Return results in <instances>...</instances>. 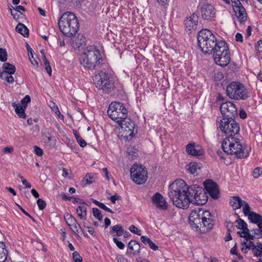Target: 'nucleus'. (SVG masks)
Wrapping results in <instances>:
<instances>
[{
	"label": "nucleus",
	"mask_w": 262,
	"mask_h": 262,
	"mask_svg": "<svg viewBox=\"0 0 262 262\" xmlns=\"http://www.w3.org/2000/svg\"><path fill=\"white\" fill-rule=\"evenodd\" d=\"M168 194L173 204L183 209L188 208L190 203L203 205L208 200L207 195L202 187L196 185L188 187L182 179L174 181L169 186Z\"/></svg>",
	"instance_id": "f257e3e1"
},
{
	"label": "nucleus",
	"mask_w": 262,
	"mask_h": 262,
	"mask_svg": "<svg viewBox=\"0 0 262 262\" xmlns=\"http://www.w3.org/2000/svg\"><path fill=\"white\" fill-rule=\"evenodd\" d=\"M211 213L202 209L192 210L189 216V223L196 231L205 233L211 229L214 225L210 218Z\"/></svg>",
	"instance_id": "f03ea898"
},
{
	"label": "nucleus",
	"mask_w": 262,
	"mask_h": 262,
	"mask_svg": "<svg viewBox=\"0 0 262 262\" xmlns=\"http://www.w3.org/2000/svg\"><path fill=\"white\" fill-rule=\"evenodd\" d=\"M223 150L229 155H234L238 158H245L249 156L251 151L250 146H243L236 137H226L223 141Z\"/></svg>",
	"instance_id": "7ed1b4c3"
},
{
	"label": "nucleus",
	"mask_w": 262,
	"mask_h": 262,
	"mask_svg": "<svg viewBox=\"0 0 262 262\" xmlns=\"http://www.w3.org/2000/svg\"><path fill=\"white\" fill-rule=\"evenodd\" d=\"M80 62L84 68L89 69L99 68L102 62L99 50L93 46L88 47L81 54Z\"/></svg>",
	"instance_id": "20e7f679"
},
{
	"label": "nucleus",
	"mask_w": 262,
	"mask_h": 262,
	"mask_svg": "<svg viewBox=\"0 0 262 262\" xmlns=\"http://www.w3.org/2000/svg\"><path fill=\"white\" fill-rule=\"evenodd\" d=\"M198 46L204 54H212L220 41L217 39L211 31L208 29L201 30L198 35Z\"/></svg>",
	"instance_id": "39448f33"
},
{
	"label": "nucleus",
	"mask_w": 262,
	"mask_h": 262,
	"mask_svg": "<svg viewBox=\"0 0 262 262\" xmlns=\"http://www.w3.org/2000/svg\"><path fill=\"white\" fill-rule=\"evenodd\" d=\"M60 31L66 36L75 35L79 29V23L77 17L72 12L64 13L58 20Z\"/></svg>",
	"instance_id": "423d86ee"
},
{
	"label": "nucleus",
	"mask_w": 262,
	"mask_h": 262,
	"mask_svg": "<svg viewBox=\"0 0 262 262\" xmlns=\"http://www.w3.org/2000/svg\"><path fill=\"white\" fill-rule=\"evenodd\" d=\"M226 94L231 99L235 100H245L249 97L247 89L237 81H232L227 86Z\"/></svg>",
	"instance_id": "0eeeda50"
},
{
	"label": "nucleus",
	"mask_w": 262,
	"mask_h": 262,
	"mask_svg": "<svg viewBox=\"0 0 262 262\" xmlns=\"http://www.w3.org/2000/svg\"><path fill=\"white\" fill-rule=\"evenodd\" d=\"M107 113L112 120L121 124L127 119L128 111L122 103L113 102L110 104Z\"/></svg>",
	"instance_id": "6e6552de"
},
{
	"label": "nucleus",
	"mask_w": 262,
	"mask_h": 262,
	"mask_svg": "<svg viewBox=\"0 0 262 262\" xmlns=\"http://www.w3.org/2000/svg\"><path fill=\"white\" fill-rule=\"evenodd\" d=\"M212 54L214 62L221 67L226 66L230 61V54L225 41H220L217 49Z\"/></svg>",
	"instance_id": "1a4fd4ad"
},
{
	"label": "nucleus",
	"mask_w": 262,
	"mask_h": 262,
	"mask_svg": "<svg viewBox=\"0 0 262 262\" xmlns=\"http://www.w3.org/2000/svg\"><path fill=\"white\" fill-rule=\"evenodd\" d=\"M219 127L226 137H236L240 130L239 124L233 118H223L220 120Z\"/></svg>",
	"instance_id": "9d476101"
},
{
	"label": "nucleus",
	"mask_w": 262,
	"mask_h": 262,
	"mask_svg": "<svg viewBox=\"0 0 262 262\" xmlns=\"http://www.w3.org/2000/svg\"><path fill=\"white\" fill-rule=\"evenodd\" d=\"M131 178L137 184L144 183L147 179V171L143 165L134 164L130 169Z\"/></svg>",
	"instance_id": "9b49d317"
},
{
	"label": "nucleus",
	"mask_w": 262,
	"mask_h": 262,
	"mask_svg": "<svg viewBox=\"0 0 262 262\" xmlns=\"http://www.w3.org/2000/svg\"><path fill=\"white\" fill-rule=\"evenodd\" d=\"M220 111L225 118H233L237 115L236 106L230 101L223 103L220 106Z\"/></svg>",
	"instance_id": "f8f14e48"
},
{
	"label": "nucleus",
	"mask_w": 262,
	"mask_h": 262,
	"mask_svg": "<svg viewBox=\"0 0 262 262\" xmlns=\"http://www.w3.org/2000/svg\"><path fill=\"white\" fill-rule=\"evenodd\" d=\"M232 3H233V9L238 21L240 23H245L247 19L246 9L239 1L235 0L234 2L232 1Z\"/></svg>",
	"instance_id": "ddd939ff"
},
{
	"label": "nucleus",
	"mask_w": 262,
	"mask_h": 262,
	"mask_svg": "<svg viewBox=\"0 0 262 262\" xmlns=\"http://www.w3.org/2000/svg\"><path fill=\"white\" fill-rule=\"evenodd\" d=\"M202 17L204 20H212L215 16L216 11L214 7L208 4L203 5L200 8Z\"/></svg>",
	"instance_id": "4468645a"
},
{
	"label": "nucleus",
	"mask_w": 262,
	"mask_h": 262,
	"mask_svg": "<svg viewBox=\"0 0 262 262\" xmlns=\"http://www.w3.org/2000/svg\"><path fill=\"white\" fill-rule=\"evenodd\" d=\"M204 186L211 197L217 199L220 197V192L217 184L211 180L208 179L204 182Z\"/></svg>",
	"instance_id": "2eb2a0df"
},
{
	"label": "nucleus",
	"mask_w": 262,
	"mask_h": 262,
	"mask_svg": "<svg viewBox=\"0 0 262 262\" xmlns=\"http://www.w3.org/2000/svg\"><path fill=\"white\" fill-rule=\"evenodd\" d=\"M230 204L233 209H237L243 207V213H245L246 211L247 212L249 208V204L247 202L242 200L238 196L232 197L230 200Z\"/></svg>",
	"instance_id": "dca6fc26"
},
{
	"label": "nucleus",
	"mask_w": 262,
	"mask_h": 262,
	"mask_svg": "<svg viewBox=\"0 0 262 262\" xmlns=\"http://www.w3.org/2000/svg\"><path fill=\"white\" fill-rule=\"evenodd\" d=\"M153 204L159 209L165 210L167 209L168 204L164 198L159 192L156 193L151 198Z\"/></svg>",
	"instance_id": "f3484780"
},
{
	"label": "nucleus",
	"mask_w": 262,
	"mask_h": 262,
	"mask_svg": "<svg viewBox=\"0 0 262 262\" xmlns=\"http://www.w3.org/2000/svg\"><path fill=\"white\" fill-rule=\"evenodd\" d=\"M64 219L72 231L75 234H78L79 232V229H81V227L79 224L78 223L76 219L68 213L64 214Z\"/></svg>",
	"instance_id": "a211bd4d"
},
{
	"label": "nucleus",
	"mask_w": 262,
	"mask_h": 262,
	"mask_svg": "<svg viewBox=\"0 0 262 262\" xmlns=\"http://www.w3.org/2000/svg\"><path fill=\"white\" fill-rule=\"evenodd\" d=\"M186 150L188 155L193 156H202L204 152L202 147L195 143L188 144L186 146Z\"/></svg>",
	"instance_id": "6ab92c4d"
},
{
	"label": "nucleus",
	"mask_w": 262,
	"mask_h": 262,
	"mask_svg": "<svg viewBox=\"0 0 262 262\" xmlns=\"http://www.w3.org/2000/svg\"><path fill=\"white\" fill-rule=\"evenodd\" d=\"M118 124L121 127L122 130L125 132L126 135L131 136L133 134L135 123L130 120H126L125 119L122 121L121 124Z\"/></svg>",
	"instance_id": "aec40b11"
},
{
	"label": "nucleus",
	"mask_w": 262,
	"mask_h": 262,
	"mask_svg": "<svg viewBox=\"0 0 262 262\" xmlns=\"http://www.w3.org/2000/svg\"><path fill=\"white\" fill-rule=\"evenodd\" d=\"M198 17L194 13L192 14L189 17H187L184 20L186 29L188 31L195 29L198 25Z\"/></svg>",
	"instance_id": "412c9836"
},
{
	"label": "nucleus",
	"mask_w": 262,
	"mask_h": 262,
	"mask_svg": "<svg viewBox=\"0 0 262 262\" xmlns=\"http://www.w3.org/2000/svg\"><path fill=\"white\" fill-rule=\"evenodd\" d=\"M244 214L248 217V219L252 222L258 225L262 223V216L258 213L251 211V208L249 206L247 212L246 211Z\"/></svg>",
	"instance_id": "4be33fe9"
},
{
	"label": "nucleus",
	"mask_w": 262,
	"mask_h": 262,
	"mask_svg": "<svg viewBox=\"0 0 262 262\" xmlns=\"http://www.w3.org/2000/svg\"><path fill=\"white\" fill-rule=\"evenodd\" d=\"M141 246L139 243L135 240H132L128 245V252L130 254L137 255L140 251Z\"/></svg>",
	"instance_id": "5701e85b"
},
{
	"label": "nucleus",
	"mask_w": 262,
	"mask_h": 262,
	"mask_svg": "<svg viewBox=\"0 0 262 262\" xmlns=\"http://www.w3.org/2000/svg\"><path fill=\"white\" fill-rule=\"evenodd\" d=\"M107 75L103 72H100L95 75L93 78V81L97 88L99 89L100 88H103L102 83L103 82V80H105V78H107Z\"/></svg>",
	"instance_id": "b1692460"
},
{
	"label": "nucleus",
	"mask_w": 262,
	"mask_h": 262,
	"mask_svg": "<svg viewBox=\"0 0 262 262\" xmlns=\"http://www.w3.org/2000/svg\"><path fill=\"white\" fill-rule=\"evenodd\" d=\"M12 106L15 108V111L16 114L21 118H25L26 117V115L25 114V110L26 107L25 106L22 105V104H15L13 103Z\"/></svg>",
	"instance_id": "393cba45"
},
{
	"label": "nucleus",
	"mask_w": 262,
	"mask_h": 262,
	"mask_svg": "<svg viewBox=\"0 0 262 262\" xmlns=\"http://www.w3.org/2000/svg\"><path fill=\"white\" fill-rule=\"evenodd\" d=\"M103 88H100V90H103V92L106 93H108L111 91V90L113 87V84L110 80V78L107 76V78H105V80H103V82L102 83Z\"/></svg>",
	"instance_id": "a878e982"
},
{
	"label": "nucleus",
	"mask_w": 262,
	"mask_h": 262,
	"mask_svg": "<svg viewBox=\"0 0 262 262\" xmlns=\"http://www.w3.org/2000/svg\"><path fill=\"white\" fill-rule=\"evenodd\" d=\"M16 31L24 37H28L29 35V30L27 27L23 24H18L15 28Z\"/></svg>",
	"instance_id": "bb28decb"
},
{
	"label": "nucleus",
	"mask_w": 262,
	"mask_h": 262,
	"mask_svg": "<svg viewBox=\"0 0 262 262\" xmlns=\"http://www.w3.org/2000/svg\"><path fill=\"white\" fill-rule=\"evenodd\" d=\"M237 234L240 237L245 238L244 241H248L249 240L253 239L254 236L251 234L249 232L248 228L245 230H242L241 231H238Z\"/></svg>",
	"instance_id": "cd10ccee"
},
{
	"label": "nucleus",
	"mask_w": 262,
	"mask_h": 262,
	"mask_svg": "<svg viewBox=\"0 0 262 262\" xmlns=\"http://www.w3.org/2000/svg\"><path fill=\"white\" fill-rule=\"evenodd\" d=\"M2 68L3 71L2 73H6L8 74H14L16 70L15 67L13 65L7 62L3 64Z\"/></svg>",
	"instance_id": "c85d7f7f"
},
{
	"label": "nucleus",
	"mask_w": 262,
	"mask_h": 262,
	"mask_svg": "<svg viewBox=\"0 0 262 262\" xmlns=\"http://www.w3.org/2000/svg\"><path fill=\"white\" fill-rule=\"evenodd\" d=\"M8 252L3 242H0V262H5L7 258Z\"/></svg>",
	"instance_id": "c756f323"
},
{
	"label": "nucleus",
	"mask_w": 262,
	"mask_h": 262,
	"mask_svg": "<svg viewBox=\"0 0 262 262\" xmlns=\"http://www.w3.org/2000/svg\"><path fill=\"white\" fill-rule=\"evenodd\" d=\"M78 216L81 220H85L86 217V208L84 206H80L76 209Z\"/></svg>",
	"instance_id": "7c9ffc66"
},
{
	"label": "nucleus",
	"mask_w": 262,
	"mask_h": 262,
	"mask_svg": "<svg viewBox=\"0 0 262 262\" xmlns=\"http://www.w3.org/2000/svg\"><path fill=\"white\" fill-rule=\"evenodd\" d=\"M123 229L120 225H116L111 228L110 233L112 234L113 232L116 233V235L118 236H121L123 233Z\"/></svg>",
	"instance_id": "2f4dec72"
},
{
	"label": "nucleus",
	"mask_w": 262,
	"mask_h": 262,
	"mask_svg": "<svg viewBox=\"0 0 262 262\" xmlns=\"http://www.w3.org/2000/svg\"><path fill=\"white\" fill-rule=\"evenodd\" d=\"M187 170L191 174H195L197 170L200 168L199 164L196 163H190L187 166Z\"/></svg>",
	"instance_id": "473e14b6"
},
{
	"label": "nucleus",
	"mask_w": 262,
	"mask_h": 262,
	"mask_svg": "<svg viewBox=\"0 0 262 262\" xmlns=\"http://www.w3.org/2000/svg\"><path fill=\"white\" fill-rule=\"evenodd\" d=\"M12 74H8L6 73H1L0 77L1 79L5 80L9 83H12L14 81Z\"/></svg>",
	"instance_id": "72a5a7b5"
},
{
	"label": "nucleus",
	"mask_w": 262,
	"mask_h": 262,
	"mask_svg": "<svg viewBox=\"0 0 262 262\" xmlns=\"http://www.w3.org/2000/svg\"><path fill=\"white\" fill-rule=\"evenodd\" d=\"M138 154L137 149L129 148L127 149V158L130 160H134L138 157Z\"/></svg>",
	"instance_id": "f704fd0d"
},
{
	"label": "nucleus",
	"mask_w": 262,
	"mask_h": 262,
	"mask_svg": "<svg viewBox=\"0 0 262 262\" xmlns=\"http://www.w3.org/2000/svg\"><path fill=\"white\" fill-rule=\"evenodd\" d=\"M253 253L257 257H262V243H259L256 246Z\"/></svg>",
	"instance_id": "c9c22d12"
},
{
	"label": "nucleus",
	"mask_w": 262,
	"mask_h": 262,
	"mask_svg": "<svg viewBox=\"0 0 262 262\" xmlns=\"http://www.w3.org/2000/svg\"><path fill=\"white\" fill-rule=\"evenodd\" d=\"M74 135L77 141L81 147H84L86 145V143L84 139L76 132L74 133Z\"/></svg>",
	"instance_id": "e433bc0d"
},
{
	"label": "nucleus",
	"mask_w": 262,
	"mask_h": 262,
	"mask_svg": "<svg viewBox=\"0 0 262 262\" xmlns=\"http://www.w3.org/2000/svg\"><path fill=\"white\" fill-rule=\"evenodd\" d=\"M236 222L237 223V225H236V227L238 228L241 229V230H245L248 228L246 223L243 220L239 219L238 220H236Z\"/></svg>",
	"instance_id": "4c0bfd02"
},
{
	"label": "nucleus",
	"mask_w": 262,
	"mask_h": 262,
	"mask_svg": "<svg viewBox=\"0 0 262 262\" xmlns=\"http://www.w3.org/2000/svg\"><path fill=\"white\" fill-rule=\"evenodd\" d=\"M93 215L98 220L101 221L102 220V215L101 213L100 210L97 208H94L93 209Z\"/></svg>",
	"instance_id": "58836bf2"
},
{
	"label": "nucleus",
	"mask_w": 262,
	"mask_h": 262,
	"mask_svg": "<svg viewBox=\"0 0 262 262\" xmlns=\"http://www.w3.org/2000/svg\"><path fill=\"white\" fill-rule=\"evenodd\" d=\"M7 59V52L5 49L0 48V60L2 62L6 61Z\"/></svg>",
	"instance_id": "ea45409f"
},
{
	"label": "nucleus",
	"mask_w": 262,
	"mask_h": 262,
	"mask_svg": "<svg viewBox=\"0 0 262 262\" xmlns=\"http://www.w3.org/2000/svg\"><path fill=\"white\" fill-rule=\"evenodd\" d=\"M242 245H245L247 246L249 249H252L253 250V252H254L255 250V247H256V245H255L254 243L251 241H243L242 243Z\"/></svg>",
	"instance_id": "a19ab883"
},
{
	"label": "nucleus",
	"mask_w": 262,
	"mask_h": 262,
	"mask_svg": "<svg viewBox=\"0 0 262 262\" xmlns=\"http://www.w3.org/2000/svg\"><path fill=\"white\" fill-rule=\"evenodd\" d=\"M129 230L132 233L136 234L138 235H141V231L134 225H131L129 228Z\"/></svg>",
	"instance_id": "79ce46f5"
},
{
	"label": "nucleus",
	"mask_w": 262,
	"mask_h": 262,
	"mask_svg": "<svg viewBox=\"0 0 262 262\" xmlns=\"http://www.w3.org/2000/svg\"><path fill=\"white\" fill-rule=\"evenodd\" d=\"M73 259L75 262H82V258L80 254L77 252L75 251L73 253Z\"/></svg>",
	"instance_id": "37998d69"
},
{
	"label": "nucleus",
	"mask_w": 262,
	"mask_h": 262,
	"mask_svg": "<svg viewBox=\"0 0 262 262\" xmlns=\"http://www.w3.org/2000/svg\"><path fill=\"white\" fill-rule=\"evenodd\" d=\"M37 204L40 210H43L46 206V203L41 199H38L37 201Z\"/></svg>",
	"instance_id": "c03bdc74"
},
{
	"label": "nucleus",
	"mask_w": 262,
	"mask_h": 262,
	"mask_svg": "<svg viewBox=\"0 0 262 262\" xmlns=\"http://www.w3.org/2000/svg\"><path fill=\"white\" fill-rule=\"evenodd\" d=\"M31 101V98L29 95H26L25 97L23 98L20 101L19 104H22L23 106H25L27 107V104Z\"/></svg>",
	"instance_id": "a18cd8bd"
},
{
	"label": "nucleus",
	"mask_w": 262,
	"mask_h": 262,
	"mask_svg": "<svg viewBox=\"0 0 262 262\" xmlns=\"http://www.w3.org/2000/svg\"><path fill=\"white\" fill-rule=\"evenodd\" d=\"M262 173V169L259 167H257L254 169L253 172V176L255 178H258Z\"/></svg>",
	"instance_id": "49530a36"
},
{
	"label": "nucleus",
	"mask_w": 262,
	"mask_h": 262,
	"mask_svg": "<svg viewBox=\"0 0 262 262\" xmlns=\"http://www.w3.org/2000/svg\"><path fill=\"white\" fill-rule=\"evenodd\" d=\"M113 241L120 249H123L124 248V244L122 242L119 241L117 238L114 237Z\"/></svg>",
	"instance_id": "de8ad7c7"
},
{
	"label": "nucleus",
	"mask_w": 262,
	"mask_h": 262,
	"mask_svg": "<svg viewBox=\"0 0 262 262\" xmlns=\"http://www.w3.org/2000/svg\"><path fill=\"white\" fill-rule=\"evenodd\" d=\"M10 9L11 10V14L13 16L14 19L15 20H17L19 18L20 15H22L21 12H18L14 9V10H12L10 8Z\"/></svg>",
	"instance_id": "09e8293b"
},
{
	"label": "nucleus",
	"mask_w": 262,
	"mask_h": 262,
	"mask_svg": "<svg viewBox=\"0 0 262 262\" xmlns=\"http://www.w3.org/2000/svg\"><path fill=\"white\" fill-rule=\"evenodd\" d=\"M43 63L45 66L46 70L47 73H48L49 76H51V74H52V69L50 65L49 61L48 60H46V62H45Z\"/></svg>",
	"instance_id": "8fccbe9b"
},
{
	"label": "nucleus",
	"mask_w": 262,
	"mask_h": 262,
	"mask_svg": "<svg viewBox=\"0 0 262 262\" xmlns=\"http://www.w3.org/2000/svg\"><path fill=\"white\" fill-rule=\"evenodd\" d=\"M84 181H85V184H90L94 181V179L89 174H86L84 178Z\"/></svg>",
	"instance_id": "3c124183"
},
{
	"label": "nucleus",
	"mask_w": 262,
	"mask_h": 262,
	"mask_svg": "<svg viewBox=\"0 0 262 262\" xmlns=\"http://www.w3.org/2000/svg\"><path fill=\"white\" fill-rule=\"evenodd\" d=\"M34 152L38 156H41L43 155V150L37 146H34Z\"/></svg>",
	"instance_id": "603ef678"
},
{
	"label": "nucleus",
	"mask_w": 262,
	"mask_h": 262,
	"mask_svg": "<svg viewBox=\"0 0 262 262\" xmlns=\"http://www.w3.org/2000/svg\"><path fill=\"white\" fill-rule=\"evenodd\" d=\"M158 4L163 7H166L169 5L170 0H157Z\"/></svg>",
	"instance_id": "864d4df0"
},
{
	"label": "nucleus",
	"mask_w": 262,
	"mask_h": 262,
	"mask_svg": "<svg viewBox=\"0 0 262 262\" xmlns=\"http://www.w3.org/2000/svg\"><path fill=\"white\" fill-rule=\"evenodd\" d=\"M141 240L145 245H148L149 242L151 241V239L149 237L144 235L141 236Z\"/></svg>",
	"instance_id": "5fc2aeb1"
},
{
	"label": "nucleus",
	"mask_w": 262,
	"mask_h": 262,
	"mask_svg": "<svg viewBox=\"0 0 262 262\" xmlns=\"http://www.w3.org/2000/svg\"><path fill=\"white\" fill-rule=\"evenodd\" d=\"M239 116L241 119H244L247 118V115L245 110L241 109L239 110Z\"/></svg>",
	"instance_id": "6e6d98bb"
},
{
	"label": "nucleus",
	"mask_w": 262,
	"mask_h": 262,
	"mask_svg": "<svg viewBox=\"0 0 262 262\" xmlns=\"http://www.w3.org/2000/svg\"><path fill=\"white\" fill-rule=\"evenodd\" d=\"M26 48L28 52L29 57L31 56V57L33 58V51L31 48V47L28 43H27Z\"/></svg>",
	"instance_id": "4d7b16f0"
},
{
	"label": "nucleus",
	"mask_w": 262,
	"mask_h": 262,
	"mask_svg": "<svg viewBox=\"0 0 262 262\" xmlns=\"http://www.w3.org/2000/svg\"><path fill=\"white\" fill-rule=\"evenodd\" d=\"M100 208L102 209H104V210L107 211V212H111V213H113V211L111 209H110L109 208H108L107 207H106L105 204H104L103 203H101L100 204V205L99 206Z\"/></svg>",
	"instance_id": "13d9d810"
},
{
	"label": "nucleus",
	"mask_w": 262,
	"mask_h": 262,
	"mask_svg": "<svg viewBox=\"0 0 262 262\" xmlns=\"http://www.w3.org/2000/svg\"><path fill=\"white\" fill-rule=\"evenodd\" d=\"M50 106L52 109V111L54 112L55 113L56 112H57V111L59 110L58 106L53 102H51V104H50Z\"/></svg>",
	"instance_id": "bf43d9fd"
},
{
	"label": "nucleus",
	"mask_w": 262,
	"mask_h": 262,
	"mask_svg": "<svg viewBox=\"0 0 262 262\" xmlns=\"http://www.w3.org/2000/svg\"><path fill=\"white\" fill-rule=\"evenodd\" d=\"M235 40L237 41L242 42L243 41V37L242 34L239 33H237L235 34Z\"/></svg>",
	"instance_id": "052dcab7"
},
{
	"label": "nucleus",
	"mask_w": 262,
	"mask_h": 262,
	"mask_svg": "<svg viewBox=\"0 0 262 262\" xmlns=\"http://www.w3.org/2000/svg\"><path fill=\"white\" fill-rule=\"evenodd\" d=\"M3 151L5 153H11L13 151V147L12 146L6 147L3 149Z\"/></svg>",
	"instance_id": "680f3d73"
},
{
	"label": "nucleus",
	"mask_w": 262,
	"mask_h": 262,
	"mask_svg": "<svg viewBox=\"0 0 262 262\" xmlns=\"http://www.w3.org/2000/svg\"><path fill=\"white\" fill-rule=\"evenodd\" d=\"M148 246L153 250H157L158 249V247L151 241L149 242Z\"/></svg>",
	"instance_id": "e2e57ef3"
},
{
	"label": "nucleus",
	"mask_w": 262,
	"mask_h": 262,
	"mask_svg": "<svg viewBox=\"0 0 262 262\" xmlns=\"http://www.w3.org/2000/svg\"><path fill=\"white\" fill-rule=\"evenodd\" d=\"M29 57V59L31 62V63L34 65V66H35L36 67H38V61L37 60H36L34 57H33V58H32L31 57V56Z\"/></svg>",
	"instance_id": "0e129e2a"
},
{
	"label": "nucleus",
	"mask_w": 262,
	"mask_h": 262,
	"mask_svg": "<svg viewBox=\"0 0 262 262\" xmlns=\"http://www.w3.org/2000/svg\"><path fill=\"white\" fill-rule=\"evenodd\" d=\"M88 232L93 236H96V233L94 230V229L91 227H88Z\"/></svg>",
	"instance_id": "69168bd1"
},
{
	"label": "nucleus",
	"mask_w": 262,
	"mask_h": 262,
	"mask_svg": "<svg viewBox=\"0 0 262 262\" xmlns=\"http://www.w3.org/2000/svg\"><path fill=\"white\" fill-rule=\"evenodd\" d=\"M120 196L118 195L117 194H115L114 195H112L110 198V200L112 202V203H115L116 201L117 200H118L119 199Z\"/></svg>",
	"instance_id": "338daca9"
},
{
	"label": "nucleus",
	"mask_w": 262,
	"mask_h": 262,
	"mask_svg": "<svg viewBox=\"0 0 262 262\" xmlns=\"http://www.w3.org/2000/svg\"><path fill=\"white\" fill-rule=\"evenodd\" d=\"M14 9L18 12H20V11H25L26 10L25 7L21 5L16 6L15 8H14Z\"/></svg>",
	"instance_id": "774afa93"
}]
</instances>
